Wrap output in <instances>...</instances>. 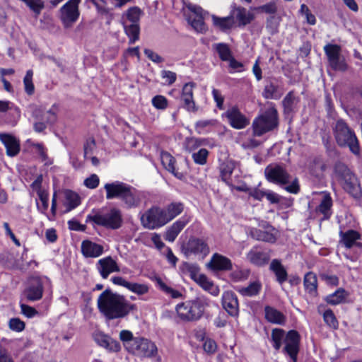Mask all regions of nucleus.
<instances>
[{
  "mask_svg": "<svg viewBox=\"0 0 362 362\" xmlns=\"http://www.w3.org/2000/svg\"><path fill=\"white\" fill-rule=\"evenodd\" d=\"M97 304L100 313L108 320L124 318L136 309V305L110 289L100 294Z\"/></svg>",
  "mask_w": 362,
  "mask_h": 362,
  "instance_id": "1",
  "label": "nucleus"
},
{
  "mask_svg": "<svg viewBox=\"0 0 362 362\" xmlns=\"http://www.w3.org/2000/svg\"><path fill=\"white\" fill-rule=\"evenodd\" d=\"M119 337L125 349L136 357L153 358L158 354V348L154 342L144 337H134L129 330H122Z\"/></svg>",
  "mask_w": 362,
  "mask_h": 362,
  "instance_id": "2",
  "label": "nucleus"
},
{
  "mask_svg": "<svg viewBox=\"0 0 362 362\" xmlns=\"http://www.w3.org/2000/svg\"><path fill=\"white\" fill-rule=\"evenodd\" d=\"M106 199H119L127 209L138 207L141 202V192L135 187L119 181L107 183L104 186Z\"/></svg>",
  "mask_w": 362,
  "mask_h": 362,
  "instance_id": "3",
  "label": "nucleus"
},
{
  "mask_svg": "<svg viewBox=\"0 0 362 362\" xmlns=\"http://www.w3.org/2000/svg\"><path fill=\"white\" fill-rule=\"evenodd\" d=\"M86 222H93L107 229L117 230L122 226L123 218L119 209L112 208L107 211H93L87 216Z\"/></svg>",
  "mask_w": 362,
  "mask_h": 362,
  "instance_id": "4",
  "label": "nucleus"
},
{
  "mask_svg": "<svg viewBox=\"0 0 362 362\" xmlns=\"http://www.w3.org/2000/svg\"><path fill=\"white\" fill-rule=\"evenodd\" d=\"M207 305L208 303L206 299L196 298L177 304L175 310L180 320L185 322H192L201 318Z\"/></svg>",
  "mask_w": 362,
  "mask_h": 362,
  "instance_id": "5",
  "label": "nucleus"
},
{
  "mask_svg": "<svg viewBox=\"0 0 362 362\" xmlns=\"http://www.w3.org/2000/svg\"><path fill=\"white\" fill-rule=\"evenodd\" d=\"M334 175L344 189L356 199L362 195V190L357 177L346 165L338 163L334 166Z\"/></svg>",
  "mask_w": 362,
  "mask_h": 362,
  "instance_id": "6",
  "label": "nucleus"
},
{
  "mask_svg": "<svg viewBox=\"0 0 362 362\" xmlns=\"http://www.w3.org/2000/svg\"><path fill=\"white\" fill-rule=\"evenodd\" d=\"M334 134L340 146H347L354 154H359L360 148L356 134L343 119L337 121L334 127Z\"/></svg>",
  "mask_w": 362,
  "mask_h": 362,
  "instance_id": "7",
  "label": "nucleus"
},
{
  "mask_svg": "<svg viewBox=\"0 0 362 362\" xmlns=\"http://www.w3.org/2000/svg\"><path fill=\"white\" fill-rule=\"evenodd\" d=\"M264 175L270 182L280 186L287 185L284 189L290 193H294V181H291V175L281 165L278 164L267 165L264 169Z\"/></svg>",
  "mask_w": 362,
  "mask_h": 362,
  "instance_id": "8",
  "label": "nucleus"
},
{
  "mask_svg": "<svg viewBox=\"0 0 362 362\" xmlns=\"http://www.w3.org/2000/svg\"><path fill=\"white\" fill-rule=\"evenodd\" d=\"M277 125V111L274 107H270L253 121V135L261 136L264 134L273 130Z\"/></svg>",
  "mask_w": 362,
  "mask_h": 362,
  "instance_id": "9",
  "label": "nucleus"
},
{
  "mask_svg": "<svg viewBox=\"0 0 362 362\" xmlns=\"http://www.w3.org/2000/svg\"><path fill=\"white\" fill-rule=\"evenodd\" d=\"M81 0H69L59 10L58 16L65 29L71 28L80 16L79 4Z\"/></svg>",
  "mask_w": 362,
  "mask_h": 362,
  "instance_id": "10",
  "label": "nucleus"
},
{
  "mask_svg": "<svg viewBox=\"0 0 362 362\" xmlns=\"http://www.w3.org/2000/svg\"><path fill=\"white\" fill-rule=\"evenodd\" d=\"M142 226L147 229L153 230L167 224L168 219L164 209L159 206H152L141 217Z\"/></svg>",
  "mask_w": 362,
  "mask_h": 362,
  "instance_id": "11",
  "label": "nucleus"
},
{
  "mask_svg": "<svg viewBox=\"0 0 362 362\" xmlns=\"http://www.w3.org/2000/svg\"><path fill=\"white\" fill-rule=\"evenodd\" d=\"M57 112L58 108L55 105L48 110L42 108L35 109L33 112L35 119L34 130L41 133L45 130L47 125L53 124L57 119Z\"/></svg>",
  "mask_w": 362,
  "mask_h": 362,
  "instance_id": "12",
  "label": "nucleus"
},
{
  "mask_svg": "<svg viewBox=\"0 0 362 362\" xmlns=\"http://www.w3.org/2000/svg\"><path fill=\"white\" fill-rule=\"evenodd\" d=\"M273 346L279 350L282 342L284 344V351L287 354L294 362V329L290 330L286 335L281 329H274L272 332Z\"/></svg>",
  "mask_w": 362,
  "mask_h": 362,
  "instance_id": "13",
  "label": "nucleus"
},
{
  "mask_svg": "<svg viewBox=\"0 0 362 362\" xmlns=\"http://www.w3.org/2000/svg\"><path fill=\"white\" fill-rule=\"evenodd\" d=\"M186 7L189 11L187 14V21L193 29L200 33H204L207 30V27L204 21L203 9L197 5L189 3Z\"/></svg>",
  "mask_w": 362,
  "mask_h": 362,
  "instance_id": "14",
  "label": "nucleus"
},
{
  "mask_svg": "<svg viewBox=\"0 0 362 362\" xmlns=\"http://www.w3.org/2000/svg\"><path fill=\"white\" fill-rule=\"evenodd\" d=\"M182 251L186 256L194 255L203 259L209 253V247L204 240L193 238L182 247Z\"/></svg>",
  "mask_w": 362,
  "mask_h": 362,
  "instance_id": "15",
  "label": "nucleus"
},
{
  "mask_svg": "<svg viewBox=\"0 0 362 362\" xmlns=\"http://www.w3.org/2000/svg\"><path fill=\"white\" fill-rule=\"evenodd\" d=\"M43 291L44 287L42 279L38 276H35L29 279L23 295L28 301H37L42 298Z\"/></svg>",
  "mask_w": 362,
  "mask_h": 362,
  "instance_id": "16",
  "label": "nucleus"
},
{
  "mask_svg": "<svg viewBox=\"0 0 362 362\" xmlns=\"http://www.w3.org/2000/svg\"><path fill=\"white\" fill-rule=\"evenodd\" d=\"M93 338L98 346L105 349L108 352L117 353L121 350L119 342L103 332H94Z\"/></svg>",
  "mask_w": 362,
  "mask_h": 362,
  "instance_id": "17",
  "label": "nucleus"
},
{
  "mask_svg": "<svg viewBox=\"0 0 362 362\" xmlns=\"http://www.w3.org/2000/svg\"><path fill=\"white\" fill-rule=\"evenodd\" d=\"M225 115L230 125L234 129H242L250 124L249 119L235 107L228 109L225 112Z\"/></svg>",
  "mask_w": 362,
  "mask_h": 362,
  "instance_id": "18",
  "label": "nucleus"
},
{
  "mask_svg": "<svg viewBox=\"0 0 362 362\" xmlns=\"http://www.w3.org/2000/svg\"><path fill=\"white\" fill-rule=\"evenodd\" d=\"M222 305L225 310L232 317L239 314V303L237 296L230 291H226L222 296Z\"/></svg>",
  "mask_w": 362,
  "mask_h": 362,
  "instance_id": "19",
  "label": "nucleus"
},
{
  "mask_svg": "<svg viewBox=\"0 0 362 362\" xmlns=\"http://www.w3.org/2000/svg\"><path fill=\"white\" fill-rule=\"evenodd\" d=\"M96 268L103 279H107L111 273L118 272L120 269L115 260L108 256L98 260Z\"/></svg>",
  "mask_w": 362,
  "mask_h": 362,
  "instance_id": "20",
  "label": "nucleus"
},
{
  "mask_svg": "<svg viewBox=\"0 0 362 362\" xmlns=\"http://www.w3.org/2000/svg\"><path fill=\"white\" fill-rule=\"evenodd\" d=\"M195 83L193 82L187 83L184 85L182 90L181 99L184 103V107L189 112H195L198 107L195 105L193 98V90Z\"/></svg>",
  "mask_w": 362,
  "mask_h": 362,
  "instance_id": "21",
  "label": "nucleus"
},
{
  "mask_svg": "<svg viewBox=\"0 0 362 362\" xmlns=\"http://www.w3.org/2000/svg\"><path fill=\"white\" fill-rule=\"evenodd\" d=\"M341 243L346 248H355L356 252H359L362 249V244L358 240L361 238L360 234L353 230H349L345 233H341Z\"/></svg>",
  "mask_w": 362,
  "mask_h": 362,
  "instance_id": "22",
  "label": "nucleus"
},
{
  "mask_svg": "<svg viewBox=\"0 0 362 362\" xmlns=\"http://www.w3.org/2000/svg\"><path fill=\"white\" fill-rule=\"evenodd\" d=\"M208 267L214 271H227L232 269V262L229 258L215 253L208 263Z\"/></svg>",
  "mask_w": 362,
  "mask_h": 362,
  "instance_id": "23",
  "label": "nucleus"
},
{
  "mask_svg": "<svg viewBox=\"0 0 362 362\" xmlns=\"http://www.w3.org/2000/svg\"><path fill=\"white\" fill-rule=\"evenodd\" d=\"M0 141L6 149V154L10 157L16 156L20 151L19 141L8 134L0 133Z\"/></svg>",
  "mask_w": 362,
  "mask_h": 362,
  "instance_id": "24",
  "label": "nucleus"
},
{
  "mask_svg": "<svg viewBox=\"0 0 362 362\" xmlns=\"http://www.w3.org/2000/svg\"><path fill=\"white\" fill-rule=\"evenodd\" d=\"M103 245L89 240H85L81 243V252L85 257H98L103 253Z\"/></svg>",
  "mask_w": 362,
  "mask_h": 362,
  "instance_id": "25",
  "label": "nucleus"
},
{
  "mask_svg": "<svg viewBox=\"0 0 362 362\" xmlns=\"http://www.w3.org/2000/svg\"><path fill=\"white\" fill-rule=\"evenodd\" d=\"M247 259L253 264L262 267L268 263L270 255L268 252L260 251L257 247H253L247 254Z\"/></svg>",
  "mask_w": 362,
  "mask_h": 362,
  "instance_id": "26",
  "label": "nucleus"
},
{
  "mask_svg": "<svg viewBox=\"0 0 362 362\" xmlns=\"http://www.w3.org/2000/svg\"><path fill=\"white\" fill-rule=\"evenodd\" d=\"M189 221V218L182 216L181 218L173 223L165 233V240L168 242H173Z\"/></svg>",
  "mask_w": 362,
  "mask_h": 362,
  "instance_id": "27",
  "label": "nucleus"
},
{
  "mask_svg": "<svg viewBox=\"0 0 362 362\" xmlns=\"http://www.w3.org/2000/svg\"><path fill=\"white\" fill-rule=\"evenodd\" d=\"M160 160L163 167L169 172L172 173L176 177L182 179L184 174L176 170L175 163V158L168 152H162Z\"/></svg>",
  "mask_w": 362,
  "mask_h": 362,
  "instance_id": "28",
  "label": "nucleus"
},
{
  "mask_svg": "<svg viewBox=\"0 0 362 362\" xmlns=\"http://www.w3.org/2000/svg\"><path fill=\"white\" fill-rule=\"evenodd\" d=\"M269 269L275 274L276 280L280 284H282L287 280V272L279 260L276 259H273L270 264Z\"/></svg>",
  "mask_w": 362,
  "mask_h": 362,
  "instance_id": "29",
  "label": "nucleus"
},
{
  "mask_svg": "<svg viewBox=\"0 0 362 362\" xmlns=\"http://www.w3.org/2000/svg\"><path fill=\"white\" fill-rule=\"evenodd\" d=\"M262 289V284L259 281L250 283L245 287H238L236 291L244 297H254L257 296Z\"/></svg>",
  "mask_w": 362,
  "mask_h": 362,
  "instance_id": "30",
  "label": "nucleus"
},
{
  "mask_svg": "<svg viewBox=\"0 0 362 362\" xmlns=\"http://www.w3.org/2000/svg\"><path fill=\"white\" fill-rule=\"evenodd\" d=\"M152 280L156 283V286L161 291L165 293L166 295L170 296L171 298H180L182 297V294L179 291L168 286L160 277L155 276L152 278Z\"/></svg>",
  "mask_w": 362,
  "mask_h": 362,
  "instance_id": "31",
  "label": "nucleus"
},
{
  "mask_svg": "<svg viewBox=\"0 0 362 362\" xmlns=\"http://www.w3.org/2000/svg\"><path fill=\"white\" fill-rule=\"evenodd\" d=\"M265 318L267 320L273 324H284L285 322V316L276 309L266 306L264 308Z\"/></svg>",
  "mask_w": 362,
  "mask_h": 362,
  "instance_id": "32",
  "label": "nucleus"
},
{
  "mask_svg": "<svg viewBox=\"0 0 362 362\" xmlns=\"http://www.w3.org/2000/svg\"><path fill=\"white\" fill-rule=\"evenodd\" d=\"M163 209L169 223L183 211L184 205L181 202H172Z\"/></svg>",
  "mask_w": 362,
  "mask_h": 362,
  "instance_id": "33",
  "label": "nucleus"
},
{
  "mask_svg": "<svg viewBox=\"0 0 362 362\" xmlns=\"http://www.w3.org/2000/svg\"><path fill=\"white\" fill-rule=\"evenodd\" d=\"M212 20L214 25L222 31L230 30L235 23L234 17L233 16L220 18L213 15Z\"/></svg>",
  "mask_w": 362,
  "mask_h": 362,
  "instance_id": "34",
  "label": "nucleus"
},
{
  "mask_svg": "<svg viewBox=\"0 0 362 362\" xmlns=\"http://www.w3.org/2000/svg\"><path fill=\"white\" fill-rule=\"evenodd\" d=\"M349 293L343 288H339L333 293L326 297V301L329 304L337 305L346 301Z\"/></svg>",
  "mask_w": 362,
  "mask_h": 362,
  "instance_id": "35",
  "label": "nucleus"
},
{
  "mask_svg": "<svg viewBox=\"0 0 362 362\" xmlns=\"http://www.w3.org/2000/svg\"><path fill=\"white\" fill-rule=\"evenodd\" d=\"M64 194L66 199L65 205L66 206V212L71 211L80 204V197L76 192L71 190H66Z\"/></svg>",
  "mask_w": 362,
  "mask_h": 362,
  "instance_id": "36",
  "label": "nucleus"
},
{
  "mask_svg": "<svg viewBox=\"0 0 362 362\" xmlns=\"http://www.w3.org/2000/svg\"><path fill=\"white\" fill-rule=\"evenodd\" d=\"M263 96L267 99H278L281 95L279 86L273 81H269L264 87Z\"/></svg>",
  "mask_w": 362,
  "mask_h": 362,
  "instance_id": "37",
  "label": "nucleus"
},
{
  "mask_svg": "<svg viewBox=\"0 0 362 362\" xmlns=\"http://www.w3.org/2000/svg\"><path fill=\"white\" fill-rule=\"evenodd\" d=\"M332 205V201L331 197L325 194L323 198L317 208V211L323 214L324 219H327L331 216V206Z\"/></svg>",
  "mask_w": 362,
  "mask_h": 362,
  "instance_id": "38",
  "label": "nucleus"
},
{
  "mask_svg": "<svg viewBox=\"0 0 362 362\" xmlns=\"http://www.w3.org/2000/svg\"><path fill=\"white\" fill-rule=\"evenodd\" d=\"M234 15L240 25H246L253 19V15L245 8L238 7L235 9Z\"/></svg>",
  "mask_w": 362,
  "mask_h": 362,
  "instance_id": "39",
  "label": "nucleus"
},
{
  "mask_svg": "<svg viewBox=\"0 0 362 362\" xmlns=\"http://www.w3.org/2000/svg\"><path fill=\"white\" fill-rule=\"evenodd\" d=\"M325 168L326 165L324 161L321 158H317L314 159L313 163L310 165V173L313 176L320 179L323 175Z\"/></svg>",
  "mask_w": 362,
  "mask_h": 362,
  "instance_id": "40",
  "label": "nucleus"
},
{
  "mask_svg": "<svg viewBox=\"0 0 362 362\" xmlns=\"http://www.w3.org/2000/svg\"><path fill=\"white\" fill-rule=\"evenodd\" d=\"M298 14L299 16L303 19V22H305L310 25H313L316 23V18L307 5L304 4H301L298 11Z\"/></svg>",
  "mask_w": 362,
  "mask_h": 362,
  "instance_id": "41",
  "label": "nucleus"
},
{
  "mask_svg": "<svg viewBox=\"0 0 362 362\" xmlns=\"http://www.w3.org/2000/svg\"><path fill=\"white\" fill-rule=\"evenodd\" d=\"M124 28L125 33L129 38V44H134L139 40L140 29L138 23H132L129 25H124Z\"/></svg>",
  "mask_w": 362,
  "mask_h": 362,
  "instance_id": "42",
  "label": "nucleus"
},
{
  "mask_svg": "<svg viewBox=\"0 0 362 362\" xmlns=\"http://www.w3.org/2000/svg\"><path fill=\"white\" fill-rule=\"evenodd\" d=\"M284 113L290 117V121L293 118V110L294 107V95L290 91L282 101Z\"/></svg>",
  "mask_w": 362,
  "mask_h": 362,
  "instance_id": "43",
  "label": "nucleus"
},
{
  "mask_svg": "<svg viewBox=\"0 0 362 362\" xmlns=\"http://www.w3.org/2000/svg\"><path fill=\"white\" fill-rule=\"evenodd\" d=\"M234 170V164L231 161L223 163L220 166V173L223 181L228 183Z\"/></svg>",
  "mask_w": 362,
  "mask_h": 362,
  "instance_id": "44",
  "label": "nucleus"
},
{
  "mask_svg": "<svg viewBox=\"0 0 362 362\" xmlns=\"http://www.w3.org/2000/svg\"><path fill=\"white\" fill-rule=\"evenodd\" d=\"M206 144V139L196 137H187L185 141V149L193 151Z\"/></svg>",
  "mask_w": 362,
  "mask_h": 362,
  "instance_id": "45",
  "label": "nucleus"
},
{
  "mask_svg": "<svg viewBox=\"0 0 362 362\" xmlns=\"http://www.w3.org/2000/svg\"><path fill=\"white\" fill-rule=\"evenodd\" d=\"M329 66L335 71H345L347 69V64L345 59L341 55V53L328 61Z\"/></svg>",
  "mask_w": 362,
  "mask_h": 362,
  "instance_id": "46",
  "label": "nucleus"
},
{
  "mask_svg": "<svg viewBox=\"0 0 362 362\" xmlns=\"http://www.w3.org/2000/svg\"><path fill=\"white\" fill-rule=\"evenodd\" d=\"M214 47L222 61H228L232 57L231 51L227 44L218 43Z\"/></svg>",
  "mask_w": 362,
  "mask_h": 362,
  "instance_id": "47",
  "label": "nucleus"
},
{
  "mask_svg": "<svg viewBox=\"0 0 362 362\" xmlns=\"http://www.w3.org/2000/svg\"><path fill=\"white\" fill-rule=\"evenodd\" d=\"M304 286L305 289L310 293L316 291L317 278L313 272H308L305 275Z\"/></svg>",
  "mask_w": 362,
  "mask_h": 362,
  "instance_id": "48",
  "label": "nucleus"
},
{
  "mask_svg": "<svg viewBox=\"0 0 362 362\" xmlns=\"http://www.w3.org/2000/svg\"><path fill=\"white\" fill-rule=\"evenodd\" d=\"M209 152L206 148H200L197 152L192 153V157L196 164L204 165L207 163Z\"/></svg>",
  "mask_w": 362,
  "mask_h": 362,
  "instance_id": "49",
  "label": "nucleus"
},
{
  "mask_svg": "<svg viewBox=\"0 0 362 362\" xmlns=\"http://www.w3.org/2000/svg\"><path fill=\"white\" fill-rule=\"evenodd\" d=\"M341 47L335 44L329 43L324 47V51L328 61L334 58V57H337L341 53Z\"/></svg>",
  "mask_w": 362,
  "mask_h": 362,
  "instance_id": "50",
  "label": "nucleus"
},
{
  "mask_svg": "<svg viewBox=\"0 0 362 362\" xmlns=\"http://www.w3.org/2000/svg\"><path fill=\"white\" fill-rule=\"evenodd\" d=\"M137 295H144L149 291V286L146 284L130 282L127 288Z\"/></svg>",
  "mask_w": 362,
  "mask_h": 362,
  "instance_id": "51",
  "label": "nucleus"
},
{
  "mask_svg": "<svg viewBox=\"0 0 362 362\" xmlns=\"http://www.w3.org/2000/svg\"><path fill=\"white\" fill-rule=\"evenodd\" d=\"M33 72L32 70H28L26 74L23 78V83L25 86V90L27 94L33 95L35 90L34 85L33 83Z\"/></svg>",
  "mask_w": 362,
  "mask_h": 362,
  "instance_id": "52",
  "label": "nucleus"
},
{
  "mask_svg": "<svg viewBox=\"0 0 362 362\" xmlns=\"http://www.w3.org/2000/svg\"><path fill=\"white\" fill-rule=\"evenodd\" d=\"M37 196L39 197L40 201L41 202V204L37 203V207L39 211L45 214L49 206L48 193L46 191H39V193H37Z\"/></svg>",
  "mask_w": 362,
  "mask_h": 362,
  "instance_id": "53",
  "label": "nucleus"
},
{
  "mask_svg": "<svg viewBox=\"0 0 362 362\" xmlns=\"http://www.w3.org/2000/svg\"><path fill=\"white\" fill-rule=\"evenodd\" d=\"M323 319L329 327L334 329H337L338 327V321L330 309L325 311L323 313Z\"/></svg>",
  "mask_w": 362,
  "mask_h": 362,
  "instance_id": "54",
  "label": "nucleus"
},
{
  "mask_svg": "<svg viewBox=\"0 0 362 362\" xmlns=\"http://www.w3.org/2000/svg\"><path fill=\"white\" fill-rule=\"evenodd\" d=\"M250 271L247 269H238L233 271L230 276L235 281H243L249 277Z\"/></svg>",
  "mask_w": 362,
  "mask_h": 362,
  "instance_id": "55",
  "label": "nucleus"
},
{
  "mask_svg": "<svg viewBox=\"0 0 362 362\" xmlns=\"http://www.w3.org/2000/svg\"><path fill=\"white\" fill-rule=\"evenodd\" d=\"M141 13L142 11L139 7L134 6L127 10V17L132 23H137L139 21Z\"/></svg>",
  "mask_w": 362,
  "mask_h": 362,
  "instance_id": "56",
  "label": "nucleus"
},
{
  "mask_svg": "<svg viewBox=\"0 0 362 362\" xmlns=\"http://www.w3.org/2000/svg\"><path fill=\"white\" fill-rule=\"evenodd\" d=\"M152 104L156 109L165 110L168 107V100L163 95H156L152 99Z\"/></svg>",
  "mask_w": 362,
  "mask_h": 362,
  "instance_id": "57",
  "label": "nucleus"
},
{
  "mask_svg": "<svg viewBox=\"0 0 362 362\" xmlns=\"http://www.w3.org/2000/svg\"><path fill=\"white\" fill-rule=\"evenodd\" d=\"M195 280L206 291H211L214 287V284L204 274H199Z\"/></svg>",
  "mask_w": 362,
  "mask_h": 362,
  "instance_id": "58",
  "label": "nucleus"
},
{
  "mask_svg": "<svg viewBox=\"0 0 362 362\" xmlns=\"http://www.w3.org/2000/svg\"><path fill=\"white\" fill-rule=\"evenodd\" d=\"M9 328L16 332H21L25 329V323L19 318H11L9 320Z\"/></svg>",
  "mask_w": 362,
  "mask_h": 362,
  "instance_id": "59",
  "label": "nucleus"
},
{
  "mask_svg": "<svg viewBox=\"0 0 362 362\" xmlns=\"http://www.w3.org/2000/svg\"><path fill=\"white\" fill-rule=\"evenodd\" d=\"M100 182L99 177L96 174H92L90 177L85 179L84 185L89 189L96 188Z\"/></svg>",
  "mask_w": 362,
  "mask_h": 362,
  "instance_id": "60",
  "label": "nucleus"
},
{
  "mask_svg": "<svg viewBox=\"0 0 362 362\" xmlns=\"http://www.w3.org/2000/svg\"><path fill=\"white\" fill-rule=\"evenodd\" d=\"M161 76L165 80V83L168 85H172L174 83L177 78V75L175 72L171 71L163 70L161 71Z\"/></svg>",
  "mask_w": 362,
  "mask_h": 362,
  "instance_id": "61",
  "label": "nucleus"
},
{
  "mask_svg": "<svg viewBox=\"0 0 362 362\" xmlns=\"http://www.w3.org/2000/svg\"><path fill=\"white\" fill-rule=\"evenodd\" d=\"M144 54L152 62L155 63H162L164 62V59L163 57H161L159 54L154 52L153 50L150 49H144Z\"/></svg>",
  "mask_w": 362,
  "mask_h": 362,
  "instance_id": "62",
  "label": "nucleus"
},
{
  "mask_svg": "<svg viewBox=\"0 0 362 362\" xmlns=\"http://www.w3.org/2000/svg\"><path fill=\"white\" fill-rule=\"evenodd\" d=\"M21 313L26 317L31 318L37 314V311L33 307L25 304H21Z\"/></svg>",
  "mask_w": 362,
  "mask_h": 362,
  "instance_id": "63",
  "label": "nucleus"
},
{
  "mask_svg": "<svg viewBox=\"0 0 362 362\" xmlns=\"http://www.w3.org/2000/svg\"><path fill=\"white\" fill-rule=\"evenodd\" d=\"M212 95L215 102L216 103L217 107L220 110H222L223 108L224 98L222 96L221 92L217 89L214 88L212 90Z\"/></svg>",
  "mask_w": 362,
  "mask_h": 362,
  "instance_id": "64",
  "label": "nucleus"
}]
</instances>
